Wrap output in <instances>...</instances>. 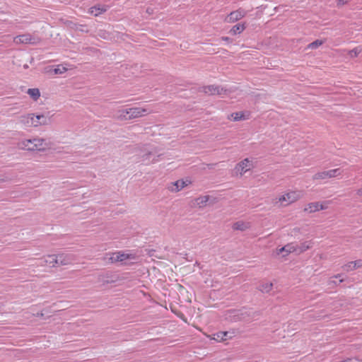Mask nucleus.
Here are the masks:
<instances>
[{"label":"nucleus","mask_w":362,"mask_h":362,"mask_svg":"<svg viewBox=\"0 0 362 362\" xmlns=\"http://www.w3.org/2000/svg\"><path fill=\"white\" fill-rule=\"evenodd\" d=\"M303 196L304 194L302 190L288 189L276 197L272 202L274 206L279 208L287 207L301 199Z\"/></svg>","instance_id":"f257e3e1"},{"label":"nucleus","mask_w":362,"mask_h":362,"mask_svg":"<svg viewBox=\"0 0 362 362\" xmlns=\"http://www.w3.org/2000/svg\"><path fill=\"white\" fill-rule=\"evenodd\" d=\"M18 124L23 127L37 128L41 126H46L49 124L48 119L43 114L35 115L33 112L25 113L20 115L18 118Z\"/></svg>","instance_id":"f03ea898"},{"label":"nucleus","mask_w":362,"mask_h":362,"mask_svg":"<svg viewBox=\"0 0 362 362\" xmlns=\"http://www.w3.org/2000/svg\"><path fill=\"white\" fill-rule=\"evenodd\" d=\"M151 112V111L145 107L121 108L117 111L115 117L119 121H127L144 117Z\"/></svg>","instance_id":"7ed1b4c3"},{"label":"nucleus","mask_w":362,"mask_h":362,"mask_svg":"<svg viewBox=\"0 0 362 362\" xmlns=\"http://www.w3.org/2000/svg\"><path fill=\"white\" fill-rule=\"evenodd\" d=\"M17 146L19 149L27 151H44L47 148L45 139L37 136L22 139Z\"/></svg>","instance_id":"20e7f679"},{"label":"nucleus","mask_w":362,"mask_h":362,"mask_svg":"<svg viewBox=\"0 0 362 362\" xmlns=\"http://www.w3.org/2000/svg\"><path fill=\"white\" fill-rule=\"evenodd\" d=\"M255 168L253 160L250 158H245L239 161L234 168V173L236 177H241L246 173Z\"/></svg>","instance_id":"39448f33"},{"label":"nucleus","mask_w":362,"mask_h":362,"mask_svg":"<svg viewBox=\"0 0 362 362\" xmlns=\"http://www.w3.org/2000/svg\"><path fill=\"white\" fill-rule=\"evenodd\" d=\"M200 91L208 95H228L230 90L218 85H207L201 88Z\"/></svg>","instance_id":"423d86ee"},{"label":"nucleus","mask_w":362,"mask_h":362,"mask_svg":"<svg viewBox=\"0 0 362 362\" xmlns=\"http://www.w3.org/2000/svg\"><path fill=\"white\" fill-rule=\"evenodd\" d=\"M190 185L192 182L189 180L180 179L169 183L167 189L172 193H177Z\"/></svg>","instance_id":"0eeeda50"},{"label":"nucleus","mask_w":362,"mask_h":362,"mask_svg":"<svg viewBox=\"0 0 362 362\" xmlns=\"http://www.w3.org/2000/svg\"><path fill=\"white\" fill-rule=\"evenodd\" d=\"M216 202V199L209 195H202L195 198L193 201L194 206L199 209H203L208 205H213Z\"/></svg>","instance_id":"6e6552de"},{"label":"nucleus","mask_w":362,"mask_h":362,"mask_svg":"<svg viewBox=\"0 0 362 362\" xmlns=\"http://www.w3.org/2000/svg\"><path fill=\"white\" fill-rule=\"evenodd\" d=\"M136 257L134 254L125 253L123 252H116L110 255V260L112 263L124 262L127 260H136Z\"/></svg>","instance_id":"1a4fd4ad"},{"label":"nucleus","mask_w":362,"mask_h":362,"mask_svg":"<svg viewBox=\"0 0 362 362\" xmlns=\"http://www.w3.org/2000/svg\"><path fill=\"white\" fill-rule=\"evenodd\" d=\"M246 13L247 12L245 10L240 8L231 11L225 17L223 21L226 23H233L243 18L246 16Z\"/></svg>","instance_id":"9d476101"},{"label":"nucleus","mask_w":362,"mask_h":362,"mask_svg":"<svg viewBox=\"0 0 362 362\" xmlns=\"http://www.w3.org/2000/svg\"><path fill=\"white\" fill-rule=\"evenodd\" d=\"M13 42L16 44H37L40 42V38L26 33L15 37Z\"/></svg>","instance_id":"9b49d317"},{"label":"nucleus","mask_w":362,"mask_h":362,"mask_svg":"<svg viewBox=\"0 0 362 362\" xmlns=\"http://www.w3.org/2000/svg\"><path fill=\"white\" fill-rule=\"evenodd\" d=\"M297 252V246L293 243H289L286 245L285 246L277 248L275 250V253L276 255H281L283 257L288 256L290 253L296 252Z\"/></svg>","instance_id":"f8f14e48"},{"label":"nucleus","mask_w":362,"mask_h":362,"mask_svg":"<svg viewBox=\"0 0 362 362\" xmlns=\"http://www.w3.org/2000/svg\"><path fill=\"white\" fill-rule=\"evenodd\" d=\"M57 266H66L70 264L73 261L72 256L71 255L65 253H59L57 255Z\"/></svg>","instance_id":"ddd939ff"},{"label":"nucleus","mask_w":362,"mask_h":362,"mask_svg":"<svg viewBox=\"0 0 362 362\" xmlns=\"http://www.w3.org/2000/svg\"><path fill=\"white\" fill-rule=\"evenodd\" d=\"M107 6L105 5H95L89 8L88 13L94 16H98L107 11Z\"/></svg>","instance_id":"4468645a"},{"label":"nucleus","mask_w":362,"mask_h":362,"mask_svg":"<svg viewBox=\"0 0 362 362\" xmlns=\"http://www.w3.org/2000/svg\"><path fill=\"white\" fill-rule=\"evenodd\" d=\"M250 227V223L243 221H239L233 224L232 228L233 230L245 231L248 230Z\"/></svg>","instance_id":"2eb2a0df"},{"label":"nucleus","mask_w":362,"mask_h":362,"mask_svg":"<svg viewBox=\"0 0 362 362\" xmlns=\"http://www.w3.org/2000/svg\"><path fill=\"white\" fill-rule=\"evenodd\" d=\"M45 264L51 267H57V255H47L42 257Z\"/></svg>","instance_id":"dca6fc26"},{"label":"nucleus","mask_w":362,"mask_h":362,"mask_svg":"<svg viewBox=\"0 0 362 362\" xmlns=\"http://www.w3.org/2000/svg\"><path fill=\"white\" fill-rule=\"evenodd\" d=\"M246 28V23H240L233 25L229 30V33L235 35L242 33Z\"/></svg>","instance_id":"f3484780"},{"label":"nucleus","mask_w":362,"mask_h":362,"mask_svg":"<svg viewBox=\"0 0 362 362\" xmlns=\"http://www.w3.org/2000/svg\"><path fill=\"white\" fill-rule=\"evenodd\" d=\"M320 202H311L308 204L303 211L306 213L311 214L320 211Z\"/></svg>","instance_id":"a211bd4d"},{"label":"nucleus","mask_w":362,"mask_h":362,"mask_svg":"<svg viewBox=\"0 0 362 362\" xmlns=\"http://www.w3.org/2000/svg\"><path fill=\"white\" fill-rule=\"evenodd\" d=\"M312 242L311 241H306L300 243L299 245L297 246V253L300 254L307 250L310 249L312 247Z\"/></svg>","instance_id":"6ab92c4d"},{"label":"nucleus","mask_w":362,"mask_h":362,"mask_svg":"<svg viewBox=\"0 0 362 362\" xmlns=\"http://www.w3.org/2000/svg\"><path fill=\"white\" fill-rule=\"evenodd\" d=\"M273 284L272 282H263L259 286V290L264 293H269L273 289Z\"/></svg>","instance_id":"aec40b11"},{"label":"nucleus","mask_w":362,"mask_h":362,"mask_svg":"<svg viewBox=\"0 0 362 362\" xmlns=\"http://www.w3.org/2000/svg\"><path fill=\"white\" fill-rule=\"evenodd\" d=\"M28 95L34 100L37 101L40 97V91L38 88H29L27 90Z\"/></svg>","instance_id":"412c9836"},{"label":"nucleus","mask_w":362,"mask_h":362,"mask_svg":"<svg viewBox=\"0 0 362 362\" xmlns=\"http://www.w3.org/2000/svg\"><path fill=\"white\" fill-rule=\"evenodd\" d=\"M69 26L75 30H79L81 32L88 33V30L87 29V26L86 25L75 23L73 22H70L69 23Z\"/></svg>","instance_id":"4be33fe9"},{"label":"nucleus","mask_w":362,"mask_h":362,"mask_svg":"<svg viewBox=\"0 0 362 362\" xmlns=\"http://www.w3.org/2000/svg\"><path fill=\"white\" fill-rule=\"evenodd\" d=\"M228 119L233 121L244 120L246 119L245 114L242 112H233L230 115Z\"/></svg>","instance_id":"5701e85b"},{"label":"nucleus","mask_w":362,"mask_h":362,"mask_svg":"<svg viewBox=\"0 0 362 362\" xmlns=\"http://www.w3.org/2000/svg\"><path fill=\"white\" fill-rule=\"evenodd\" d=\"M362 265V262L361 260L351 262L345 265V268L346 271H351L358 267H360Z\"/></svg>","instance_id":"b1692460"},{"label":"nucleus","mask_w":362,"mask_h":362,"mask_svg":"<svg viewBox=\"0 0 362 362\" xmlns=\"http://www.w3.org/2000/svg\"><path fill=\"white\" fill-rule=\"evenodd\" d=\"M227 335V332H221L214 334V337H211V339L217 341H223L226 339Z\"/></svg>","instance_id":"393cba45"},{"label":"nucleus","mask_w":362,"mask_h":362,"mask_svg":"<svg viewBox=\"0 0 362 362\" xmlns=\"http://www.w3.org/2000/svg\"><path fill=\"white\" fill-rule=\"evenodd\" d=\"M324 42L325 41L322 40H316L308 45V49H315L320 47L324 43Z\"/></svg>","instance_id":"a878e982"},{"label":"nucleus","mask_w":362,"mask_h":362,"mask_svg":"<svg viewBox=\"0 0 362 362\" xmlns=\"http://www.w3.org/2000/svg\"><path fill=\"white\" fill-rule=\"evenodd\" d=\"M327 178H332L334 177L339 175H340L339 170V169H333L330 170L325 171Z\"/></svg>","instance_id":"bb28decb"},{"label":"nucleus","mask_w":362,"mask_h":362,"mask_svg":"<svg viewBox=\"0 0 362 362\" xmlns=\"http://www.w3.org/2000/svg\"><path fill=\"white\" fill-rule=\"evenodd\" d=\"M327 178L325 171L319 172L313 175V180H325Z\"/></svg>","instance_id":"cd10ccee"},{"label":"nucleus","mask_w":362,"mask_h":362,"mask_svg":"<svg viewBox=\"0 0 362 362\" xmlns=\"http://www.w3.org/2000/svg\"><path fill=\"white\" fill-rule=\"evenodd\" d=\"M361 48L360 47H355L354 49L349 51V54L351 57H356L359 53L361 52Z\"/></svg>","instance_id":"c85d7f7f"},{"label":"nucleus","mask_w":362,"mask_h":362,"mask_svg":"<svg viewBox=\"0 0 362 362\" xmlns=\"http://www.w3.org/2000/svg\"><path fill=\"white\" fill-rule=\"evenodd\" d=\"M66 70H67L66 68H65L64 66H62V67L58 66L54 69V73L55 74H62L66 72Z\"/></svg>","instance_id":"c756f323"},{"label":"nucleus","mask_w":362,"mask_h":362,"mask_svg":"<svg viewBox=\"0 0 362 362\" xmlns=\"http://www.w3.org/2000/svg\"><path fill=\"white\" fill-rule=\"evenodd\" d=\"M98 35L103 39H107L108 33L105 30H100L98 32Z\"/></svg>","instance_id":"7c9ffc66"},{"label":"nucleus","mask_w":362,"mask_h":362,"mask_svg":"<svg viewBox=\"0 0 362 362\" xmlns=\"http://www.w3.org/2000/svg\"><path fill=\"white\" fill-rule=\"evenodd\" d=\"M351 0H337V6L338 7H341L346 4H347Z\"/></svg>","instance_id":"2f4dec72"},{"label":"nucleus","mask_w":362,"mask_h":362,"mask_svg":"<svg viewBox=\"0 0 362 362\" xmlns=\"http://www.w3.org/2000/svg\"><path fill=\"white\" fill-rule=\"evenodd\" d=\"M33 315L36 317L45 318V314L43 311L37 312V313L33 314Z\"/></svg>","instance_id":"473e14b6"},{"label":"nucleus","mask_w":362,"mask_h":362,"mask_svg":"<svg viewBox=\"0 0 362 362\" xmlns=\"http://www.w3.org/2000/svg\"><path fill=\"white\" fill-rule=\"evenodd\" d=\"M223 41L227 42L228 43L232 42V40L229 37L223 36L221 38Z\"/></svg>","instance_id":"72a5a7b5"},{"label":"nucleus","mask_w":362,"mask_h":362,"mask_svg":"<svg viewBox=\"0 0 362 362\" xmlns=\"http://www.w3.org/2000/svg\"><path fill=\"white\" fill-rule=\"evenodd\" d=\"M319 206L321 207V208H320V210L326 209L327 208V206L325 203H320V206Z\"/></svg>","instance_id":"f704fd0d"},{"label":"nucleus","mask_w":362,"mask_h":362,"mask_svg":"<svg viewBox=\"0 0 362 362\" xmlns=\"http://www.w3.org/2000/svg\"><path fill=\"white\" fill-rule=\"evenodd\" d=\"M356 194L359 197H362V187L357 190Z\"/></svg>","instance_id":"c9c22d12"},{"label":"nucleus","mask_w":362,"mask_h":362,"mask_svg":"<svg viewBox=\"0 0 362 362\" xmlns=\"http://www.w3.org/2000/svg\"><path fill=\"white\" fill-rule=\"evenodd\" d=\"M340 275H335L334 277L335 278H337L338 276H339Z\"/></svg>","instance_id":"e433bc0d"},{"label":"nucleus","mask_w":362,"mask_h":362,"mask_svg":"<svg viewBox=\"0 0 362 362\" xmlns=\"http://www.w3.org/2000/svg\"><path fill=\"white\" fill-rule=\"evenodd\" d=\"M213 165H214V164L209 165V166H210V167H212Z\"/></svg>","instance_id":"4c0bfd02"}]
</instances>
